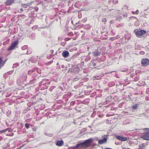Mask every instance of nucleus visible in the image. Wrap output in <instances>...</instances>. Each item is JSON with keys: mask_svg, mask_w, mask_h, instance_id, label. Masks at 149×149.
I'll return each instance as SVG.
<instances>
[{"mask_svg": "<svg viewBox=\"0 0 149 149\" xmlns=\"http://www.w3.org/2000/svg\"><path fill=\"white\" fill-rule=\"evenodd\" d=\"M31 3H27L26 4H25L26 6H30V5H31Z\"/></svg>", "mask_w": 149, "mask_h": 149, "instance_id": "09e8293b", "label": "nucleus"}, {"mask_svg": "<svg viewBox=\"0 0 149 149\" xmlns=\"http://www.w3.org/2000/svg\"><path fill=\"white\" fill-rule=\"evenodd\" d=\"M3 58L1 57L0 56V65L2 64L3 63Z\"/></svg>", "mask_w": 149, "mask_h": 149, "instance_id": "72a5a7b5", "label": "nucleus"}, {"mask_svg": "<svg viewBox=\"0 0 149 149\" xmlns=\"http://www.w3.org/2000/svg\"><path fill=\"white\" fill-rule=\"evenodd\" d=\"M102 139H104V141L107 142L108 138L105 137V135L102 136Z\"/></svg>", "mask_w": 149, "mask_h": 149, "instance_id": "a878e982", "label": "nucleus"}, {"mask_svg": "<svg viewBox=\"0 0 149 149\" xmlns=\"http://www.w3.org/2000/svg\"><path fill=\"white\" fill-rule=\"evenodd\" d=\"M3 65H2V64H1L0 65V69L1 68H2V66H3Z\"/></svg>", "mask_w": 149, "mask_h": 149, "instance_id": "bf43d9fd", "label": "nucleus"}, {"mask_svg": "<svg viewBox=\"0 0 149 149\" xmlns=\"http://www.w3.org/2000/svg\"><path fill=\"white\" fill-rule=\"evenodd\" d=\"M82 143L80 142L79 143H77L76 146H74V147L75 148H78L80 146H81V144Z\"/></svg>", "mask_w": 149, "mask_h": 149, "instance_id": "bb28decb", "label": "nucleus"}, {"mask_svg": "<svg viewBox=\"0 0 149 149\" xmlns=\"http://www.w3.org/2000/svg\"><path fill=\"white\" fill-rule=\"evenodd\" d=\"M14 134L13 133H11L10 134H7V135H9L10 136H13Z\"/></svg>", "mask_w": 149, "mask_h": 149, "instance_id": "c03bdc74", "label": "nucleus"}, {"mask_svg": "<svg viewBox=\"0 0 149 149\" xmlns=\"http://www.w3.org/2000/svg\"><path fill=\"white\" fill-rule=\"evenodd\" d=\"M72 35H73L72 33V32L69 33L68 34V36H72Z\"/></svg>", "mask_w": 149, "mask_h": 149, "instance_id": "ea45409f", "label": "nucleus"}, {"mask_svg": "<svg viewBox=\"0 0 149 149\" xmlns=\"http://www.w3.org/2000/svg\"><path fill=\"white\" fill-rule=\"evenodd\" d=\"M22 6L24 7V8H26V6L25 4H22Z\"/></svg>", "mask_w": 149, "mask_h": 149, "instance_id": "a18cd8bd", "label": "nucleus"}, {"mask_svg": "<svg viewBox=\"0 0 149 149\" xmlns=\"http://www.w3.org/2000/svg\"><path fill=\"white\" fill-rule=\"evenodd\" d=\"M68 67L69 68L68 73H74L76 74L78 72L77 66L76 65L69 64Z\"/></svg>", "mask_w": 149, "mask_h": 149, "instance_id": "7ed1b4c3", "label": "nucleus"}, {"mask_svg": "<svg viewBox=\"0 0 149 149\" xmlns=\"http://www.w3.org/2000/svg\"><path fill=\"white\" fill-rule=\"evenodd\" d=\"M87 19L86 18H85L84 19H83L82 21L83 22H85L87 21Z\"/></svg>", "mask_w": 149, "mask_h": 149, "instance_id": "4c0bfd02", "label": "nucleus"}, {"mask_svg": "<svg viewBox=\"0 0 149 149\" xmlns=\"http://www.w3.org/2000/svg\"><path fill=\"white\" fill-rule=\"evenodd\" d=\"M35 71V69H33L29 70L28 72V74L29 75H32V74Z\"/></svg>", "mask_w": 149, "mask_h": 149, "instance_id": "f3484780", "label": "nucleus"}, {"mask_svg": "<svg viewBox=\"0 0 149 149\" xmlns=\"http://www.w3.org/2000/svg\"><path fill=\"white\" fill-rule=\"evenodd\" d=\"M38 74H37L34 72L32 74L31 76L33 78H35V79H34V80H36V77H37V79H38L39 78V77L37 76Z\"/></svg>", "mask_w": 149, "mask_h": 149, "instance_id": "2eb2a0df", "label": "nucleus"}, {"mask_svg": "<svg viewBox=\"0 0 149 149\" xmlns=\"http://www.w3.org/2000/svg\"><path fill=\"white\" fill-rule=\"evenodd\" d=\"M115 136L117 139L121 141H125L129 138L128 137H124L123 136L117 135H115Z\"/></svg>", "mask_w": 149, "mask_h": 149, "instance_id": "39448f33", "label": "nucleus"}, {"mask_svg": "<svg viewBox=\"0 0 149 149\" xmlns=\"http://www.w3.org/2000/svg\"><path fill=\"white\" fill-rule=\"evenodd\" d=\"M114 22L113 20H111L110 21V23L111 24H113L114 23Z\"/></svg>", "mask_w": 149, "mask_h": 149, "instance_id": "58836bf2", "label": "nucleus"}, {"mask_svg": "<svg viewBox=\"0 0 149 149\" xmlns=\"http://www.w3.org/2000/svg\"><path fill=\"white\" fill-rule=\"evenodd\" d=\"M127 69L125 68L123 70L122 68H121L120 69V70L122 72H125L127 70Z\"/></svg>", "mask_w": 149, "mask_h": 149, "instance_id": "7c9ffc66", "label": "nucleus"}, {"mask_svg": "<svg viewBox=\"0 0 149 149\" xmlns=\"http://www.w3.org/2000/svg\"><path fill=\"white\" fill-rule=\"evenodd\" d=\"M149 60L148 58H143L141 61V64L143 66H146L149 64Z\"/></svg>", "mask_w": 149, "mask_h": 149, "instance_id": "423d86ee", "label": "nucleus"}, {"mask_svg": "<svg viewBox=\"0 0 149 149\" xmlns=\"http://www.w3.org/2000/svg\"><path fill=\"white\" fill-rule=\"evenodd\" d=\"M98 146H99V144H102L107 142V141H105L104 139H98Z\"/></svg>", "mask_w": 149, "mask_h": 149, "instance_id": "ddd939ff", "label": "nucleus"}, {"mask_svg": "<svg viewBox=\"0 0 149 149\" xmlns=\"http://www.w3.org/2000/svg\"><path fill=\"white\" fill-rule=\"evenodd\" d=\"M74 56H72L71 58L72 59H73L74 58Z\"/></svg>", "mask_w": 149, "mask_h": 149, "instance_id": "338daca9", "label": "nucleus"}, {"mask_svg": "<svg viewBox=\"0 0 149 149\" xmlns=\"http://www.w3.org/2000/svg\"><path fill=\"white\" fill-rule=\"evenodd\" d=\"M19 64L18 63H15L13 65V66L14 67L16 68L17 66H18Z\"/></svg>", "mask_w": 149, "mask_h": 149, "instance_id": "c756f323", "label": "nucleus"}, {"mask_svg": "<svg viewBox=\"0 0 149 149\" xmlns=\"http://www.w3.org/2000/svg\"><path fill=\"white\" fill-rule=\"evenodd\" d=\"M70 39V38H66L65 39V41H68Z\"/></svg>", "mask_w": 149, "mask_h": 149, "instance_id": "a19ab883", "label": "nucleus"}, {"mask_svg": "<svg viewBox=\"0 0 149 149\" xmlns=\"http://www.w3.org/2000/svg\"><path fill=\"white\" fill-rule=\"evenodd\" d=\"M68 68H69L68 67H66L65 69V70H68Z\"/></svg>", "mask_w": 149, "mask_h": 149, "instance_id": "13d9d810", "label": "nucleus"}, {"mask_svg": "<svg viewBox=\"0 0 149 149\" xmlns=\"http://www.w3.org/2000/svg\"><path fill=\"white\" fill-rule=\"evenodd\" d=\"M21 147H19V148H17V149H21Z\"/></svg>", "mask_w": 149, "mask_h": 149, "instance_id": "774afa93", "label": "nucleus"}, {"mask_svg": "<svg viewBox=\"0 0 149 149\" xmlns=\"http://www.w3.org/2000/svg\"><path fill=\"white\" fill-rule=\"evenodd\" d=\"M140 24L139 22L138 21H136L134 23V25L136 26H138Z\"/></svg>", "mask_w": 149, "mask_h": 149, "instance_id": "b1692460", "label": "nucleus"}, {"mask_svg": "<svg viewBox=\"0 0 149 149\" xmlns=\"http://www.w3.org/2000/svg\"><path fill=\"white\" fill-rule=\"evenodd\" d=\"M61 68H64L65 67V66H64V65H61Z\"/></svg>", "mask_w": 149, "mask_h": 149, "instance_id": "5fc2aeb1", "label": "nucleus"}, {"mask_svg": "<svg viewBox=\"0 0 149 149\" xmlns=\"http://www.w3.org/2000/svg\"><path fill=\"white\" fill-rule=\"evenodd\" d=\"M44 134L45 135L50 137L54 135L53 133H48L46 132H45Z\"/></svg>", "mask_w": 149, "mask_h": 149, "instance_id": "6ab92c4d", "label": "nucleus"}, {"mask_svg": "<svg viewBox=\"0 0 149 149\" xmlns=\"http://www.w3.org/2000/svg\"><path fill=\"white\" fill-rule=\"evenodd\" d=\"M7 59H8L6 58L4 61H3V63H2V65H4V64L6 63V62L7 60Z\"/></svg>", "mask_w": 149, "mask_h": 149, "instance_id": "f704fd0d", "label": "nucleus"}, {"mask_svg": "<svg viewBox=\"0 0 149 149\" xmlns=\"http://www.w3.org/2000/svg\"><path fill=\"white\" fill-rule=\"evenodd\" d=\"M102 22H107V19L105 18H103L102 19Z\"/></svg>", "mask_w": 149, "mask_h": 149, "instance_id": "473e14b6", "label": "nucleus"}, {"mask_svg": "<svg viewBox=\"0 0 149 149\" xmlns=\"http://www.w3.org/2000/svg\"><path fill=\"white\" fill-rule=\"evenodd\" d=\"M120 25V24H119V25H117V26H116V27H118L119 26V25Z\"/></svg>", "mask_w": 149, "mask_h": 149, "instance_id": "0e129e2a", "label": "nucleus"}, {"mask_svg": "<svg viewBox=\"0 0 149 149\" xmlns=\"http://www.w3.org/2000/svg\"><path fill=\"white\" fill-rule=\"evenodd\" d=\"M134 32L135 33L136 36L138 38H141L142 36L144 38H146L147 35H146V31L143 29L141 30L136 31V30H135Z\"/></svg>", "mask_w": 149, "mask_h": 149, "instance_id": "f257e3e1", "label": "nucleus"}, {"mask_svg": "<svg viewBox=\"0 0 149 149\" xmlns=\"http://www.w3.org/2000/svg\"><path fill=\"white\" fill-rule=\"evenodd\" d=\"M109 136V135H105V137H106L107 138V137L108 136Z\"/></svg>", "mask_w": 149, "mask_h": 149, "instance_id": "69168bd1", "label": "nucleus"}, {"mask_svg": "<svg viewBox=\"0 0 149 149\" xmlns=\"http://www.w3.org/2000/svg\"><path fill=\"white\" fill-rule=\"evenodd\" d=\"M34 10L36 12L38 11V8L37 7H36L34 8Z\"/></svg>", "mask_w": 149, "mask_h": 149, "instance_id": "c9c22d12", "label": "nucleus"}, {"mask_svg": "<svg viewBox=\"0 0 149 149\" xmlns=\"http://www.w3.org/2000/svg\"><path fill=\"white\" fill-rule=\"evenodd\" d=\"M115 144H116V145H119V144L118 143H117V142H116V141H115Z\"/></svg>", "mask_w": 149, "mask_h": 149, "instance_id": "6e6d98bb", "label": "nucleus"}, {"mask_svg": "<svg viewBox=\"0 0 149 149\" xmlns=\"http://www.w3.org/2000/svg\"><path fill=\"white\" fill-rule=\"evenodd\" d=\"M54 50H51L50 51V52L51 54H53L54 52Z\"/></svg>", "mask_w": 149, "mask_h": 149, "instance_id": "49530a36", "label": "nucleus"}, {"mask_svg": "<svg viewBox=\"0 0 149 149\" xmlns=\"http://www.w3.org/2000/svg\"><path fill=\"white\" fill-rule=\"evenodd\" d=\"M29 37L32 40H34L36 38V35L34 33H32L29 36Z\"/></svg>", "mask_w": 149, "mask_h": 149, "instance_id": "dca6fc26", "label": "nucleus"}, {"mask_svg": "<svg viewBox=\"0 0 149 149\" xmlns=\"http://www.w3.org/2000/svg\"><path fill=\"white\" fill-rule=\"evenodd\" d=\"M141 138L144 140L149 141V132H146L145 134L141 136Z\"/></svg>", "mask_w": 149, "mask_h": 149, "instance_id": "0eeeda50", "label": "nucleus"}, {"mask_svg": "<svg viewBox=\"0 0 149 149\" xmlns=\"http://www.w3.org/2000/svg\"><path fill=\"white\" fill-rule=\"evenodd\" d=\"M115 85V83L113 81L109 82L108 83V86L109 87H112L114 86Z\"/></svg>", "mask_w": 149, "mask_h": 149, "instance_id": "4468645a", "label": "nucleus"}, {"mask_svg": "<svg viewBox=\"0 0 149 149\" xmlns=\"http://www.w3.org/2000/svg\"><path fill=\"white\" fill-rule=\"evenodd\" d=\"M97 145V144L96 143H94L93 144V145H92L93 146H96Z\"/></svg>", "mask_w": 149, "mask_h": 149, "instance_id": "3c124183", "label": "nucleus"}, {"mask_svg": "<svg viewBox=\"0 0 149 149\" xmlns=\"http://www.w3.org/2000/svg\"><path fill=\"white\" fill-rule=\"evenodd\" d=\"M104 76V74H101L100 75V77H103V76Z\"/></svg>", "mask_w": 149, "mask_h": 149, "instance_id": "864d4df0", "label": "nucleus"}, {"mask_svg": "<svg viewBox=\"0 0 149 149\" xmlns=\"http://www.w3.org/2000/svg\"><path fill=\"white\" fill-rule=\"evenodd\" d=\"M61 45L64 46L65 45V43L64 42H62L61 43Z\"/></svg>", "mask_w": 149, "mask_h": 149, "instance_id": "603ef678", "label": "nucleus"}, {"mask_svg": "<svg viewBox=\"0 0 149 149\" xmlns=\"http://www.w3.org/2000/svg\"><path fill=\"white\" fill-rule=\"evenodd\" d=\"M27 78V76L26 74L24 75L23 77H22V80L23 81H26V79Z\"/></svg>", "mask_w": 149, "mask_h": 149, "instance_id": "412c9836", "label": "nucleus"}, {"mask_svg": "<svg viewBox=\"0 0 149 149\" xmlns=\"http://www.w3.org/2000/svg\"><path fill=\"white\" fill-rule=\"evenodd\" d=\"M29 17H32V15H31V14H29Z\"/></svg>", "mask_w": 149, "mask_h": 149, "instance_id": "680f3d73", "label": "nucleus"}, {"mask_svg": "<svg viewBox=\"0 0 149 149\" xmlns=\"http://www.w3.org/2000/svg\"><path fill=\"white\" fill-rule=\"evenodd\" d=\"M19 43V41L18 39L12 42L11 45L9 47L7 50L8 51H10L15 49L16 47H17Z\"/></svg>", "mask_w": 149, "mask_h": 149, "instance_id": "20e7f679", "label": "nucleus"}, {"mask_svg": "<svg viewBox=\"0 0 149 149\" xmlns=\"http://www.w3.org/2000/svg\"><path fill=\"white\" fill-rule=\"evenodd\" d=\"M79 22V21H78V22H76L75 24L76 25H75V26H76V25H77Z\"/></svg>", "mask_w": 149, "mask_h": 149, "instance_id": "e2e57ef3", "label": "nucleus"}, {"mask_svg": "<svg viewBox=\"0 0 149 149\" xmlns=\"http://www.w3.org/2000/svg\"><path fill=\"white\" fill-rule=\"evenodd\" d=\"M63 144L64 142L62 140H58L56 143V145L59 147L63 146Z\"/></svg>", "mask_w": 149, "mask_h": 149, "instance_id": "1a4fd4ad", "label": "nucleus"}, {"mask_svg": "<svg viewBox=\"0 0 149 149\" xmlns=\"http://www.w3.org/2000/svg\"><path fill=\"white\" fill-rule=\"evenodd\" d=\"M30 124L29 123H26L25 125V127L27 129L30 127Z\"/></svg>", "mask_w": 149, "mask_h": 149, "instance_id": "cd10ccee", "label": "nucleus"}, {"mask_svg": "<svg viewBox=\"0 0 149 149\" xmlns=\"http://www.w3.org/2000/svg\"><path fill=\"white\" fill-rule=\"evenodd\" d=\"M15 0H7L5 2L6 5H10L12 3H14Z\"/></svg>", "mask_w": 149, "mask_h": 149, "instance_id": "f8f14e48", "label": "nucleus"}, {"mask_svg": "<svg viewBox=\"0 0 149 149\" xmlns=\"http://www.w3.org/2000/svg\"><path fill=\"white\" fill-rule=\"evenodd\" d=\"M28 47V46L27 45H25L23 46H22L21 48L22 50H24L26 49H27Z\"/></svg>", "mask_w": 149, "mask_h": 149, "instance_id": "5701e85b", "label": "nucleus"}, {"mask_svg": "<svg viewBox=\"0 0 149 149\" xmlns=\"http://www.w3.org/2000/svg\"><path fill=\"white\" fill-rule=\"evenodd\" d=\"M149 34V31H147V32H146V35H147V34Z\"/></svg>", "mask_w": 149, "mask_h": 149, "instance_id": "4d7b16f0", "label": "nucleus"}, {"mask_svg": "<svg viewBox=\"0 0 149 149\" xmlns=\"http://www.w3.org/2000/svg\"><path fill=\"white\" fill-rule=\"evenodd\" d=\"M96 65V63H93V66L94 67Z\"/></svg>", "mask_w": 149, "mask_h": 149, "instance_id": "37998d69", "label": "nucleus"}, {"mask_svg": "<svg viewBox=\"0 0 149 149\" xmlns=\"http://www.w3.org/2000/svg\"><path fill=\"white\" fill-rule=\"evenodd\" d=\"M93 142V140L91 138H90L85 140L84 141L81 142V146L84 148H86L91 146V144Z\"/></svg>", "mask_w": 149, "mask_h": 149, "instance_id": "f03ea898", "label": "nucleus"}, {"mask_svg": "<svg viewBox=\"0 0 149 149\" xmlns=\"http://www.w3.org/2000/svg\"><path fill=\"white\" fill-rule=\"evenodd\" d=\"M112 3L113 4H115L116 3H118V0H113Z\"/></svg>", "mask_w": 149, "mask_h": 149, "instance_id": "c85d7f7f", "label": "nucleus"}, {"mask_svg": "<svg viewBox=\"0 0 149 149\" xmlns=\"http://www.w3.org/2000/svg\"><path fill=\"white\" fill-rule=\"evenodd\" d=\"M139 11L138 10H137L136 12H135L136 14H138L139 13Z\"/></svg>", "mask_w": 149, "mask_h": 149, "instance_id": "8fccbe9b", "label": "nucleus"}, {"mask_svg": "<svg viewBox=\"0 0 149 149\" xmlns=\"http://www.w3.org/2000/svg\"><path fill=\"white\" fill-rule=\"evenodd\" d=\"M100 54V52H97V53H96V56H98Z\"/></svg>", "mask_w": 149, "mask_h": 149, "instance_id": "de8ad7c7", "label": "nucleus"}, {"mask_svg": "<svg viewBox=\"0 0 149 149\" xmlns=\"http://www.w3.org/2000/svg\"><path fill=\"white\" fill-rule=\"evenodd\" d=\"M32 53V52L31 50V49L30 48H29L28 49V51L27 52L26 54H30Z\"/></svg>", "mask_w": 149, "mask_h": 149, "instance_id": "393cba45", "label": "nucleus"}, {"mask_svg": "<svg viewBox=\"0 0 149 149\" xmlns=\"http://www.w3.org/2000/svg\"><path fill=\"white\" fill-rule=\"evenodd\" d=\"M74 104V102H72L70 103V105H72Z\"/></svg>", "mask_w": 149, "mask_h": 149, "instance_id": "052dcab7", "label": "nucleus"}, {"mask_svg": "<svg viewBox=\"0 0 149 149\" xmlns=\"http://www.w3.org/2000/svg\"><path fill=\"white\" fill-rule=\"evenodd\" d=\"M56 87L55 86H52L49 88V90L50 91H52L54 89L56 88Z\"/></svg>", "mask_w": 149, "mask_h": 149, "instance_id": "4be33fe9", "label": "nucleus"}, {"mask_svg": "<svg viewBox=\"0 0 149 149\" xmlns=\"http://www.w3.org/2000/svg\"><path fill=\"white\" fill-rule=\"evenodd\" d=\"M34 69H35V71H36V72L39 74H41V70L40 68H36Z\"/></svg>", "mask_w": 149, "mask_h": 149, "instance_id": "aec40b11", "label": "nucleus"}, {"mask_svg": "<svg viewBox=\"0 0 149 149\" xmlns=\"http://www.w3.org/2000/svg\"><path fill=\"white\" fill-rule=\"evenodd\" d=\"M140 104L142 103L140 102H137L136 104H134L132 106V108L133 109L136 110L137 109L138 106Z\"/></svg>", "mask_w": 149, "mask_h": 149, "instance_id": "9d476101", "label": "nucleus"}, {"mask_svg": "<svg viewBox=\"0 0 149 149\" xmlns=\"http://www.w3.org/2000/svg\"><path fill=\"white\" fill-rule=\"evenodd\" d=\"M117 19H118V20H120V19H121L122 18V17L121 16H120L119 15H117Z\"/></svg>", "mask_w": 149, "mask_h": 149, "instance_id": "2f4dec72", "label": "nucleus"}, {"mask_svg": "<svg viewBox=\"0 0 149 149\" xmlns=\"http://www.w3.org/2000/svg\"><path fill=\"white\" fill-rule=\"evenodd\" d=\"M67 84L66 83H64V82L62 83L61 84V86H60L59 87L60 88L61 90L63 91L65 89L66 86Z\"/></svg>", "mask_w": 149, "mask_h": 149, "instance_id": "9b49d317", "label": "nucleus"}, {"mask_svg": "<svg viewBox=\"0 0 149 149\" xmlns=\"http://www.w3.org/2000/svg\"><path fill=\"white\" fill-rule=\"evenodd\" d=\"M69 53L67 50H65L62 53V55L65 58H67L69 56Z\"/></svg>", "mask_w": 149, "mask_h": 149, "instance_id": "6e6552de", "label": "nucleus"}, {"mask_svg": "<svg viewBox=\"0 0 149 149\" xmlns=\"http://www.w3.org/2000/svg\"><path fill=\"white\" fill-rule=\"evenodd\" d=\"M56 69H61L60 66H58L56 67Z\"/></svg>", "mask_w": 149, "mask_h": 149, "instance_id": "79ce46f5", "label": "nucleus"}, {"mask_svg": "<svg viewBox=\"0 0 149 149\" xmlns=\"http://www.w3.org/2000/svg\"><path fill=\"white\" fill-rule=\"evenodd\" d=\"M139 53L140 54L144 55L145 54V52L143 51H141Z\"/></svg>", "mask_w": 149, "mask_h": 149, "instance_id": "e433bc0d", "label": "nucleus"}, {"mask_svg": "<svg viewBox=\"0 0 149 149\" xmlns=\"http://www.w3.org/2000/svg\"><path fill=\"white\" fill-rule=\"evenodd\" d=\"M8 130H9V132H11L10 129V128L8 127L5 129L3 130L0 131V133H2Z\"/></svg>", "mask_w": 149, "mask_h": 149, "instance_id": "a211bd4d", "label": "nucleus"}]
</instances>
